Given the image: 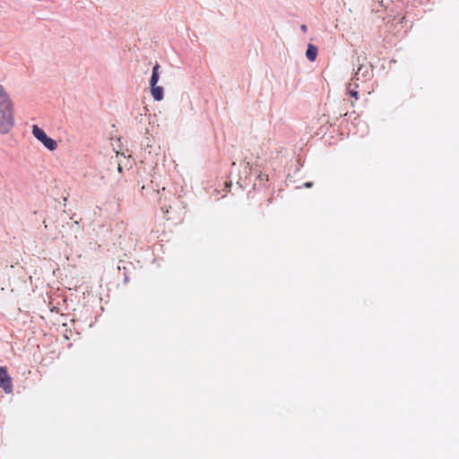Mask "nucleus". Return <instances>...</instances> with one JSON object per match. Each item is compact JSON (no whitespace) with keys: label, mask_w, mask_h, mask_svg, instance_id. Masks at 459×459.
<instances>
[{"label":"nucleus","mask_w":459,"mask_h":459,"mask_svg":"<svg viewBox=\"0 0 459 459\" xmlns=\"http://www.w3.org/2000/svg\"><path fill=\"white\" fill-rule=\"evenodd\" d=\"M347 91L351 97H353L355 100H358V91H356L355 88H352L351 83L348 84Z\"/></svg>","instance_id":"obj_8"},{"label":"nucleus","mask_w":459,"mask_h":459,"mask_svg":"<svg viewBox=\"0 0 459 459\" xmlns=\"http://www.w3.org/2000/svg\"><path fill=\"white\" fill-rule=\"evenodd\" d=\"M306 56L309 61H315L317 56V48L309 44L306 52Z\"/></svg>","instance_id":"obj_6"},{"label":"nucleus","mask_w":459,"mask_h":459,"mask_svg":"<svg viewBox=\"0 0 459 459\" xmlns=\"http://www.w3.org/2000/svg\"><path fill=\"white\" fill-rule=\"evenodd\" d=\"M151 93L156 101H160L163 99V88L157 84L151 86Z\"/></svg>","instance_id":"obj_5"},{"label":"nucleus","mask_w":459,"mask_h":459,"mask_svg":"<svg viewBox=\"0 0 459 459\" xmlns=\"http://www.w3.org/2000/svg\"><path fill=\"white\" fill-rule=\"evenodd\" d=\"M159 69H160L159 64H156L152 68V77L150 80L151 86L156 85L159 81Z\"/></svg>","instance_id":"obj_7"},{"label":"nucleus","mask_w":459,"mask_h":459,"mask_svg":"<svg viewBox=\"0 0 459 459\" xmlns=\"http://www.w3.org/2000/svg\"><path fill=\"white\" fill-rule=\"evenodd\" d=\"M14 125L13 105L8 93L0 84V133L7 134Z\"/></svg>","instance_id":"obj_1"},{"label":"nucleus","mask_w":459,"mask_h":459,"mask_svg":"<svg viewBox=\"0 0 459 459\" xmlns=\"http://www.w3.org/2000/svg\"><path fill=\"white\" fill-rule=\"evenodd\" d=\"M159 204L160 209L163 211L165 214L166 220L169 221L174 219H179V210L181 208L179 196L167 190L165 187L159 191Z\"/></svg>","instance_id":"obj_2"},{"label":"nucleus","mask_w":459,"mask_h":459,"mask_svg":"<svg viewBox=\"0 0 459 459\" xmlns=\"http://www.w3.org/2000/svg\"><path fill=\"white\" fill-rule=\"evenodd\" d=\"M301 30L306 32L307 31V26L306 25H302L301 26Z\"/></svg>","instance_id":"obj_10"},{"label":"nucleus","mask_w":459,"mask_h":459,"mask_svg":"<svg viewBox=\"0 0 459 459\" xmlns=\"http://www.w3.org/2000/svg\"><path fill=\"white\" fill-rule=\"evenodd\" d=\"M304 186L306 187H311L312 186V183L311 182H307V183L304 184Z\"/></svg>","instance_id":"obj_9"},{"label":"nucleus","mask_w":459,"mask_h":459,"mask_svg":"<svg viewBox=\"0 0 459 459\" xmlns=\"http://www.w3.org/2000/svg\"><path fill=\"white\" fill-rule=\"evenodd\" d=\"M0 387L4 389L6 394L13 392L12 377L8 375L4 367H0Z\"/></svg>","instance_id":"obj_4"},{"label":"nucleus","mask_w":459,"mask_h":459,"mask_svg":"<svg viewBox=\"0 0 459 459\" xmlns=\"http://www.w3.org/2000/svg\"><path fill=\"white\" fill-rule=\"evenodd\" d=\"M32 134L49 151H55L57 148L56 142L48 137L44 130L39 128L37 125L32 126Z\"/></svg>","instance_id":"obj_3"}]
</instances>
